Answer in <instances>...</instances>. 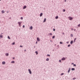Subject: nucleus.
I'll return each mask as SVG.
<instances>
[{"mask_svg": "<svg viewBox=\"0 0 80 80\" xmlns=\"http://www.w3.org/2000/svg\"><path fill=\"white\" fill-rule=\"evenodd\" d=\"M35 53H36L37 55V54H38V52H37L36 51L35 52Z\"/></svg>", "mask_w": 80, "mask_h": 80, "instance_id": "nucleus-23", "label": "nucleus"}, {"mask_svg": "<svg viewBox=\"0 0 80 80\" xmlns=\"http://www.w3.org/2000/svg\"><path fill=\"white\" fill-rule=\"evenodd\" d=\"M71 37H73V35H72V34H71Z\"/></svg>", "mask_w": 80, "mask_h": 80, "instance_id": "nucleus-22", "label": "nucleus"}, {"mask_svg": "<svg viewBox=\"0 0 80 80\" xmlns=\"http://www.w3.org/2000/svg\"><path fill=\"white\" fill-rule=\"evenodd\" d=\"M2 13H5V12H4V11H2Z\"/></svg>", "mask_w": 80, "mask_h": 80, "instance_id": "nucleus-12", "label": "nucleus"}, {"mask_svg": "<svg viewBox=\"0 0 80 80\" xmlns=\"http://www.w3.org/2000/svg\"><path fill=\"white\" fill-rule=\"evenodd\" d=\"M46 22V18L44 19V20L43 21V22Z\"/></svg>", "mask_w": 80, "mask_h": 80, "instance_id": "nucleus-14", "label": "nucleus"}, {"mask_svg": "<svg viewBox=\"0 0 80 80\" xmlns=\"http://www.w3.org/2000/svg\"><path fill=\"white\" fill-rule=\"evenodd\" d=\"M23 28H25V25H23Z\"/></svg>", "mask_w": 80, "mask_h": 80, "instance_id": "nucleus-30", "label": "nucleus"}, {"mask_svg": "<svg viewBox=\"0 0 80 80\" xmlns=\"http://www.w3.org/2000/svg\"><path fill=\"white\" fill-rule=\"evenodd\" d=\"M62 60H65V58H63L62 59Z\"/></svg>", "mask_w": 80, "mask_h": 80, "instance_id": "nucleus-5", "label": "nucleus"}, {"mask_svg": "<svg viewBox=\"0 0 80 80\" xmlns=\"http://www.w3.org/2000/svg\"><path fill=\"white\" fill-rule=\"evenodd\" d=\"M55 36H53V37H52V38H55Z\"/></svg>", "mask_w": 80, "mask_h": 80, "instance_id": "nucleus-19", "label": "nucleus"}, {"mask_svg": "<svg viewBox=\"0 0 80 80\" xmlns=\"http://www.w3.org/2000/svg\"><path fill=\"white\" fill-rule=\"evenodd\" d=\"M18 23L19 24V27H20V25H21V22H18Z\"/></svg>", "mask_w": 80, "mask_h": 80, "instance_id": "nucleus-6", "label": "nucleus"}, {"mask_svg": "<svg viewBox=\"0 0 80 80\" xmlns=\"http://www.w3.org/2000/svg\"><path fill=\"white\" fill-rule=\"evenodd\" d=\"M65 2H66V1H65Z\"/></svg>", "mask_w": 80, "mask_h": 80, "instance_id": "nucleus-46", "label": "nucleus"}, {"mask_svg": "<svg viewBox=\"0 0 80 80\" xmlns=\"http://www.w3.org/2000/svg\"><path fill=\"white\" fill-rule=\"evenodd\" d=\"M30 30H32V29H33V27H32V26H31L30 27Z\"/></svg>", "mask_w": 80, "mask_h": 80, "instance_id": "nucleus-7", "label": "nucleus"}, {"mask_svg": "<svg viewBox=\"0 0 80 80\" xmlns=\"http://www.w3.org/2000/svg\"><path fill=\"white\" fill-rule=\"evenodd\" d=\"M72 64H73V63H72Z\"/></svg>", "mask_w": 80, "mask_h": 80, "instance_id": "nucleus-44", "label": "nucleus"}, {"mask_svg": "<svg viewBox=\"0 0 80 80\" xmlns=\"http://www.w3.org/2000/svg\"><path fill=\"white\" fill-rule=\"evenodd\" d=\"M37 41H40V39L38 38H37Z\"/></svg>", "mask_w": 80, "mask_h": 80, "instance_id": "nucleus-4", "label": "nucleus"}, {"mask_svg": "<svg viewBox=\"0 0 80 80\" xmlns=\"http://www.w3.org/2000/svg\"><path fill=\"white\" fill-rule=\"evenodd\" d=\"M21 20H23V17H22L21 18Z\"/></svg>", "mask_w": 80, "mask_h": 80, "instance_id": "nucleus-27", "label": "nucleus"}, {"mask_svg": "<svg viewBox=\"0 0 80 80\" xmlns=\"http://www.w3.org/2000/svg\"><path fill=\"white\" fill-rule=\"evenodd\" d=\"M70 46V45H68V47H69Z\"/></svg>", "mask_w": 80, "mask_h": 80, "instance_id": "nucleus-32", "label": "nucleus"}, {"mask_svg": "<svg viewBox=\"0 0 80 80\" xmlns=\"http://www.w3.org/2000/svg\"><path fill=\"white\" fill-rule=\"evenodd\" d=\"M12 45H15V42H13V43H12Z\"/></svg>", "mask_w": 80, "mask_h": 80, "instance_id": "nucleus-25", "label": "nucleus"}, {"mask_svg": "<svg viewBox=\"0 0 80 80\" xmlns=\"http://www.w3.org/2000/svg\"><path fill=\"white\" fill-rule=\"evenodd\" d=\"M59 62H61V60H59Z\"/></svg>", "mask_w": 80, "mask_h": 80, "instance_id": "nucleus-35", "label": "nucleus"}, {"mask_svg": "<svg viewBox=\"0 0 80 80\" xmlns=\"http://www.w3.org/2000/svg\"><path fill=\"white\" fill-rule=\"evenodd\" d=\"M56 18V19H57L58 18V16H56V18Z\"/></svg>", "mask_w": 80, "mask_h": 80, "instance_id": "nucleus-13", "label": "nucleus"}, {"mask_svg": "<svg viewBox=\"0 0 80 80\" xmlns=\"http://www.w3.org/2000/svg\"><path fill=\"white\" fill-rule=\"evenodd\" d=\"M47 56H48L49 57H50V55L48 54V55H47Z\"/></svg>", "mask_w": 80, "mask_h": 80, "instance_id": "nucleus-34", "label": "nucleus"}, {"mask_svg": "<svg viewBox=\"0 0 80 80\" xmlns=\"http://www.w3.org/2000/svg\"><path fill=\"white\" fill-rule=\"evenodd\" d=\"M37 43H38V42H36V43L37 44Z\"/></svg>", "mask_w": 80, "mask_h": 80, "instance_id": "nucleus-40", "label": "nucleus"}, {"mask_svg": "<svg viewBox=\"0 0 80 80\" xmlns=\"http://www.w3.org/2000/svg\"><path fill=\"white\" fill-rule=\"evenodd\" d=\"M28 71H29V72L30 73V74H32V71H31V70H30V69H29Z\"/></svg>", "mask_w": 80, "mask_h": 80, "instance_id": "nucleus-2", "label": "nucleus"}, {"mask_svg": "<svg viewBox=\"0 0 80 80\" xmlns=\"http://www.w3.org/2000/svg\"><path fill=\"white\" fill-rule=\"evenodd\" d=\"M75 79H76V78H72V79H73V80H75Z\"/></svg>", "mask_w": 80, "mask_h": 80, "instance_id": "nucleus-26", "label": "nucleus"}, {"mask_svg": "<svg viewBox=\"0 0 80 80\" xmlns=\"http://www.w3.org/2000/svg\"><path fill=\"white\" fill-rule=\"evenodd\" d=\"M0 1H1V0H0Z\"/></svg>", "mask_w": 80, "mask_h": 80, "instance_id": "nucleus-45", "label": "nucleus"}, {"mask_svg": "<svg viewBox=\"0 0 80 80\" xmlns=\"http://www.w3.org/2000/svg\"><path fill=\"white\" fill-rule=\"evenodd\" d=\"M62 43H63V42H60V44H62Z\"/></svg>", "mask_w": 80, "mask_h": 80, "instance_id": "nucleus-28", "label": "nucleus"}, {"mask_svg": "<svg viewBox=\"0 0 80 80\" xmlns=\"http://www.w3.org/2000/svg\"><path fill=\"white\" fill-rule=\"evenodd\" d=\"M43 15V14L42 13H41L40 14V17H42Z\"/></svg>", "mask_w": 80, "mask_h": 80, "instance_id": "nucleus-11", "label": "nucleus"}, {"mask_svg": "<svg viewBox=\"0 0 80 80\" xmlns=\"http://www.w3.org/2000/svg\"><path fill=\"white\" fill-rule=\"evenodd\" d=\"M64 74L63 73H62L61 74V75H63Z\"/></svg>", "mask_w": 80, "mask_h": 80, "instance_id": "nucleus-29", "label": "nucleus"}, {"mask_svg": "<svg viewBox=\"0 0 80 80\" xmlns=\"http://www.w3.org/2000/svg\"><path fill=\"white\" fill-rule=\"evenodd\" d=\"M73 43V41H72L70 43L71 44H72Z\"/></svg>", "mask_w": 80, "mask_h": 80, "instance_id": "nucleus-10", "label": "nucleus"}, {"mask_svg": "<svg viewBox=\"0 0 80 80\" xmlns=\"http://www.w3.org/2000/svg\"><path fill=\"white\" fill-rule=\"evenodd\" d=\"M75 40H76V38H75V39L74 42H75Z\"/></svg>", "mask_w": 80, "mask_h": 80, "instance_id": "nucleus-37", "label": "nucleus"}, {"mask_svg": "<svg viewBox=\"0 0 80 80\" xmlns=\"http://www.w3.org/2000/svg\"><path fill=\"white\" fill-rule=\"evenodd\" d=\"M11 63H15V62H14V61H12Z\"/></svg>", "mask_w": 80, "mask_h": 80, "instance_id": "nucleus-21", "label": "nucleus"}, {"mask_svg": "<svg viewBox=\"0 0 80 80\" xmlns=\"http://www.w3.org/2000/svg\"><path fill=\"white\" fill-rule=\"evenodd\" d=\"M15 58H13V59H14Z\"/></svg>", "mask_w": 80, "mask_h": 80, "instance_id": "nucleus-41", "label": "nucleus"}, {"mask_svg": "<svg viewBox=\"0 0 80 80\" xmlns=\"http://www.w3.org/2000/svg\"><path fill=\"white\" fill-rule=\"evenodd\" d=\"M53 31H55V29H54L53 30Z\"/></svg>", "mask_w": 80, "mask_h": 80, "instance_id": "nucleus-33", "label": "nucleus"}, {"mask_svg": "<svg viewBox=\"0 0 80 80\" xmlns=\"http://www.w3.org/2000/svg\"><path fill=\"white\" fill-rule=\"evenodd\" d=\"M49 60V59L48 58L46 59V61H48Z\"/></svg>", "mask_w": 80, "mask_h": 80, "instance_id": "nucleus-17", "label": "nucleus"}, {"mask_svg": "<svg viewBox=\"0 0 80 80\" xmlns=\"http://www.w3.org/2000/svg\"><path fill=\"white\" fill-rule=\"evenodd\" d=\"M67 43H69V42H67Z\"/></svg>", "mask_w": 80, "mask_h": 80, "instance_id": "nucleus-39", "label": "nucleus"}, {"mask_svg": "<svg viewBox=\"0 0 80 80\" xmlns=\"http://www.w3.org/2000/svg\"><path fill=\"white\" fill-rule=\"evenodd\" d=\"M63 12H65V9H63Z\"/></svg>", "mask_w": 80, "mask_h": 80, "instance_id": "nucleus-20", "label": "nucleus"}, {"mask_svg": "<svg viewBox=\"0 0 80 80\" xmlns=\"http://www.w3.org/2000/svg\"><path fill=\"white\" fill-rule=\"evenodd\" d=\"M6 56H8V53H6Z\"/></svg>", "mask_w": 80, "mask_h": 80, "instance_id": "nucleus-16", "label": "nucleus"}, {"mask_svg": "<svg viewBox=\"0 0 80 80\" xmlns=\"http://www.w3.org/2000/svg\"><path fill=\"white\" fill-rule=\"evenodd\" d=\"M70 70H71L70 68H69V69H68V73H69L70 72Z\"/></svg>", "mask_w": 80, "mask_h": 80, "instance_id": "nucleus-8", "label": "nucleus"}, {"mask_svg": "<svg viewBox=\"0 0 80 80\" xmlns=\"http://www.w3.org/2000/svg\"><path fill=\"white\" fill-rule=\"evenodd\" d=\"M72 70H75L74 68H72Z\"/></svg>", "mask_w": 80, "mask_h": 80, "instance_id": "nucleus-18", "label": "nucleus"}, {"mask_svg": "<svg viewBox=\"0 0 80 80\" xmlns=\"http://www.w3.org/2000/svg\"><path fill=\"white\" fill-rule=\"evenodd\" d=\"M49 35H52V33H50Z\"/></svg>", "mask_w": 80, "mask_h": 80, "instance_id": "nucleus-24", "label": "nucleus"}, {"mask_svg": "<svg viewBox=\"0 0 80 80\" xmlns=\"http://www.w3.org/2000/svg\"><path fill=\"white\" fill-rule=\"evenodd\" d=\"M8 38H9V39H10V37H9V36H8Z\"/></svg>", "mask_w": 80, "mask_h": 80, "instance_id": "nucleus-31", "label": "nucleus"}, {"mask_svg": "<svg viewBox=\"0 0 80 80\" xmlns=\"http://www.w3.org/2000/svg\"><path fill=\"white\" fill-rule=\"evenodd\" d=\"M2 64H3V65H5V62H2Z\"/></svg>", "mask_w": 80, "mask_h": 80, "instance_id": "nucleus-9", "label": "nucleus"}, {"mask_svg": "<svg viewBox=\"0 0 80 80\" xmlns=\"http://www.w3.org/2000/svg\"><path fill=\"white\" fill-rule=\"evenodd\" d=\"M7 13H8V12H7Z\"/></svg>", "mask_w": 80, "mask_h": 80, "instance_id": "nucleus-43", "label": "nucleus"}, {"mask_svg": "<svg viewBox=\"0 0 80 80\" xmlns=\"http://www.w3.org/2000/svg\"><path fill=\"white\" fill-rule=\"evenodd\" d=\"M20 47H22V46H20Z\"/></svg>", "mask_w": 80, "mask_h": 80, "instance_id": "nucleus-38", "label": "nucleus"}, {"mask_svg": "<svg viewBox=\"0 0 80 80\" xmlns=\"http://www.w3.org/2000/svg\"><path fill=\"white\" fill-rule=\"evenodd\" d=\"M27 8V6H24L23 7V9H25V8Z\"/></svg>", "mask_w": 80, "mask_h": 80, "instance_id": "nucleus-3", "label": "nucleus"}, {"mask_svg": "<svg viewBox=\"0 0 80 80\" xmlns=\"http://www.w3.org/2000/svg\"><path fill=\"white\" fill-rule=\"evenodd\" d=\"M75 66H76V65H75V64H74V66L75 67Z\"/></svg>", "mask_w": 80, "mask_h": 80, "instance_id": "nucleus-36", "label": "nucleus"}, {"mask_svg": "<svg viewBox=\"0 0 80 80\" xmlns=\"http://www.w3.org/2000/svg\"><path fill=\"white\" fill-rule=\"evenodd\" d=\"M0 38H3V36H2V35H0Z\"/></svg>", "mask_w": 80, "mask_h": 80, "instance_id": "nucleus-15", "label": "nucleus"}, {"mask_svg": "<svg viewBox=\"0 0 80 80\" xmlns=\"http://www.w3.org/2000/svg\"><path fill=\"white\" fill-rule=\"evenodd\" d=\"M72 30H73V29L72 28Z\"/></svg>", "mask_w": 80, "mask_h": 80, "instance_id": "nucleus-42", "label": "nucleus"}, {"mask_svg": "<svg viewBox=\"0 0 80 80\" xmlns=\"http://www.w3.org/2000/svg\"><path fill=\"white\" fill-rule=\"evenodd\" d=\"M68 18H69V20H72L73 19V18H72V17H69Z\"/></svg>", "mask_w": 80, "mask_h": 80, "instance_id": "nucleus-1", "label": "nucleus"}]
</instances>
